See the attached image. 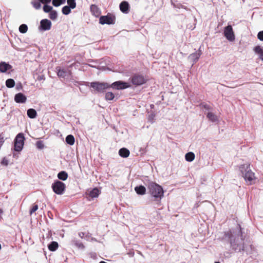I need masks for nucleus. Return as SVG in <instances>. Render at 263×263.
Listing matches in <instances>:
<instances>
[{
    "mask_svg": "<svg viewBox=\"0 0 263 263\" xmlns=\"http://www.w3.org/2000/svg\"><path fill=\"white\" fill-rule=\"evenodd\" d=\"M239 227L240 228L239 233L240 234L241 237L240 240L238 238L233 236L231 231L226 233L225 236L230 239V243L232 248L235 251L238 250L239 252H241L245 250V243L243 242L244 238L242 236L241 228L239 225Z\"/></svg>",
    "mask_w": 263,
    "mask_h": 263,
    "instance_id": "obj_1",
    "label": "nucleus"
},
{
    "mask_svg": "<svg viewBox=\"0 0 263 263\" xmlns=\"http://www.w3.org/2000/svg\"><path fill=\"white\" fill-rule=\"evenodd\" d=\"M239 169L248 184L250 185L253 184L256 178L255 174L250 169V164H242L239 166Z\"/></svg>",
    "mask_w": 263,
    "mask_h": 263,
    "instance_id": "obj_2",
    "label": "nucleus"
},
{
    "mask_svg": "<svg viewBox=\"0 0 263 263\" xmlns=\"http://www.w3.org/2000/svg\"><path fill=\"white\" fill-rule=\"evenodd\" d=\"M149 194L156 199H161L163 197L164 192L161 186L157 183L151 182L147 185Z\"/></svg>",
    "mask_w": 263,
    "mask_h": 263,
    "instance_id": "obj_3",
    "label": "nucleus"
},
{
    "mask_svg": "<svg viewBox=\"0 0 263 263\" xmlns=\"http://www.w3.org/2000/svg\"><path fill=\"white\" fill-rule=\"evenodd\" d=\"M25 137L23 133L18 134L14 140V149L16 152H20L24 145Z\"/></svg>",
    "mask_w": 263,
    "mask_h": 263,
    "instance_id": "obj_4",
    "label": "nucleus"
},
{
    "mask_svg": "<svg viewBox=\"0 0 263 263\" xmlns=\"http://www.w3.org/2000/svg\"><path fill=\"white\" fill-rule=\"evenodd\" d=\"M90 86L98 92H103L110 88V85L107 83L93 82L90 83Z\"/></svg>",
    "mask_w": 263,
    "mask_h": 263,
    "instance_id": "obj_5",
    "label": "nucleus"
},
{
    "mask_svg": "<svg viewBox=\"0 0 263 263\" xmlns=\"http://www.w3.org/2000/svg\"><path fill=\"white\" fill-rule=\"evenodd\" d=\"M52 189L53 191L58 195H62L64 193L66 185L63 182L57 180L52 184Z\"/></svg>",
    "mask_w": 263,
    "mask_h": 263,
    "instance_id": "obj_6",
    "label": "nucleus"
},
{
    "mask_svg": "<svg viewBox=\"0 0 263 263\" xmlns=\"http://www.w3.org/2000/svg\"><path fill=\"white\" fill-rule=\"evenodd\" d=\"M116 22L115 16L111 13H108L107 15L101 16L99 18V23L104 24H115Z\"/></svg>",
    "mask_w": 263,
    "mask_h": 263,
    "instance_id": "obj_7",
    "label": "nucleus"
},
{
    "mask_svg": "<svg viewBox=\"0 0 263 263\" xmlns=\"http://www.w3.org/2000/svg\"><path fill=\"white\" fill-rule=\"evenodd\" d=\"M224 35L229 41L233 42L235 40V37L232 26L228 25L224 28Z\"/></svg>",
    "mask_w": 263,
    "mask_h": 263,
    "instance_id": "obj_8",
    "label": "nucleus"
},
{
    "mask_svg": "<svg viewBox=\"0 0 263 263\" xmlns=\"http://www.w3.org/2000/svg\"><path fill=\"white\" fill-rule=\"evenodd\" d=\"M131 82L133 85L138 86L145 83L146 80L142 75L135 74L132 77Z\"/></svg>",
    "mask_w": 263,
    "mask_h": 263,
    "instance_id": "obj_9",
    "label": "nucleus"
},
{
    "mask_svg": "<svg viewBox=\"0 0 263 263\" xmlns=\"http://www.w3.org/2000/svg\"><path fill=\"white\" fill-rule=\"evenodd\" d=\"M130 87V85L126 82H124L121 81H118L114 82L111 85H110V87L112 88L113 89H116L117 90L119 89H123Z\"/></svg>",
    "mask_w": 263,
    "mask_h": 263,
    "instance_id": "obj_10",
    "label": "nucleus"
},
{
    "mask_svg": "<svg viewBox=\"0 0 263 263\" xmlns=\"http://www.w3.org/2000/svg\"><path fill=\"white\" fill-rule=\"evenodd\" d=\"M40 26L44 30H49L51 27V22L47 19H43L40 22Z\"/></svg>",
    "mask_w": 263,
    "mask_h": 263,
    "instance_id": "obj_11",
    "label": "nucleus"
},
{
    "mask_svg": "<svg viewBox=\"0 0 263 263\" xmlns=\"http://www.w3.org/2000/svg\"><path fill=\"white\" fill-rule=\"evenodd\" d=\"M26 96L22 93H16L14 97V101L18 103H24L26 101Z\"/></svg>",
    "mask_w": 263,
    "mask_h": 263,
    "instance_id": "obj_12",
    "label": "nucleus"
},
{
    "mask_svg": "<svg viewBox=\"0 0 263 263\" xmlns=\"http://www.w3.org/2000/svg\"><path fill=\"white\" fill-rule=\"evenodd\" d=\"M12 68V66L6 62H2L0 63V71L1 72H5L8 70L11 69Z\"/></svg>",
    "mask_w": 263,
    "mask_h": 263,
    "instance_id": "obj_13",
    "label": "nucleus"
},
{
    "mask_svg": "<svg viewBox=\"0 0 263 263\" xmlns=\"http://www.w3.org/2000/svg\"><path fill=\"white\" fill-rule=\"evenodd\" d=\"M129 7L128 3L126 1H123L120 5V10L124 13H128L129 11Z\"/></svg>",
    "mask_w": 263,
    "mask_h": 263,
    "instance_id": "obj_14",
    "label": "nucleus"
},
{
    "mask_svg": "<svg viewBox=\"0 0 263 263\" xmlns=\"http://www.w3.org/2000/svg\"><path fill=\"white\" fill-rule=\"evenodd\" d=\"M90 11L92 14L95 16H99L101 14V11L97 6L92 5L90 6Z\"/></svg>",
    "mask_w": 263,
    "mask_h": 263,
    "instance_id": "obj_15",
    "label": "nucleus"
},
{
    "mask_svg": "<svg viewBox=\"0 0 263 263\" xmlns=\"http://www.w3.org/2000/svg\"><path fill=\"white\" fill-rule=\"evenodd\" d=\"M135 190L137 194L143 195L146 193V188L143 185H139L135 187Z\"/></svg>",
    "mask_w": 263,
    "mask_h": 263,
    "instance_id": "obj_16",
    "label": "nucleus"
},
{
    "mask_svg": "<svg viewBox=\"0 0 263 263\" xmlns=\"http://www.w3.org/2000/svg\"><path fill=\"white\" fill-rule=\"evenodd\" d=\"M130 154L129 151L126 148H122L119 151V155L123 158H127Z\"/></svg>",
    "mask_w": 263,
    "mask_h": 263,
    "instance_id": "obj_17",
    "label": "nucleus"
},
{
    "mask_svg": "<svg viewBox=\"0 0 263 263\" xmlns=\"http://www.w3.org/2000/svg\"><path fill=\"white\" fill-rule=\"evenodd\" d=\"M27 114L28 117L31 119L35 118L37 116V112L36 110L33 108L28 109Z\"/></svg>",
    "mask_w": 263,
    "mask_h": 263,
    "instance_id": "obj_18",
    "label": "nucleus"
},
{
    "mask_svg": "<svg viewBox=\"0 0 263 263\" xmlns=\"http://www.w3.org/2000/svg\"><path fill=\"white\" fill-rule=\"evenodd\" d=\"M201 53L200 52H196L193 53L189 56V58L194 62H196L200 57Z\"/></svg>",
    "mask_w": 263,
    "mask_h": 263,
    "instance_id": "obj_19",
    "label": "nucleus"
},
{
    "mask_svg": "<svg viewBox=\"0 0 263 263\" xmlns=\"http://www.w3.org/2000/svg\"><path fill=\"white\" fill-rule=\"evenodd\" d=\"M185 159L188 162H192L195 159V154L193 152H189L185 154Z\"/></svg>",
    "mask_w": 263,
    "mask_h": 263,
    "instance_id": "obj_20",
    "label": "nucleus"
},
{
    "mask_svg": "<svg viewBox=\"0 0 263 263\" xmlns=\"http://www.w3.org/2000/svg\"><path fill=\"white\" fill-rule=\"evenodd\" d=\"M58 247V243L56 241H52L48 246L49 250L51 251H55Z\"/></svg>",
    "mask_w": 263,
    "mask_h": 263,
    "instance_id": "obj_21",
    "label": "nucleus"
},
{
    "mask_svg": "<svg viewBox=\"0 0 263 263\" xmlns=\"http://www.w3.org/2000/svg\"><path fill=\"white\" fill-rule=\"evenodd\" d=\"M100 194V191L97 188L93 189L89 193V196L91 198H96Z\"/></svg>",
    "mask_w": 263,
    "mask_h": 263,
    "instance_id": "obj_22",
    "label": "nucleus"
},
{
    "mask_svg": "<svg viewBox=\"0 0 263 263\" xmlns=\"http://www.w3.org/2000/svg\"><path fill=\"white\" fill-rule=\"evenodd\" d=\"M58 177L59 179L64 181L67 179L68 174L66 172L62 171L58 174Z\"/></svg>",
    "mask_w": 263,
    "mask_h": 263,
    "instance_id": "obj_23",
    "label": "nucleus"
},
{
    "mask_svg": "<svg viewBox=\"0 0 263 263\" xmlns=\"http://www.w3.org/2000/svg\"><path fill=\"white\" fill-rule=\"evenodd\" d=\"M74 138L72 135H69L66 137V142L70 145L74 144Z\"/></svg>",
    "mask_w": 263,
    "mask_h": 263,
    "instance_id": "obj_24",
    "label": "nucleus"
},
{
    "mask_svg": "<svg viewBox=\"0 0 263 263\" xmlns=\"http://www.w3.org/2000/svg\"><path fill=\"white\" fill-rule=\"evenodd\" d=\"M41 3L40 0H32L31 4L35 9H39L41 7Z\"/></svg>",
    "mask_w": 263,
    "mask_h": 263,
    "instance_id": "obj_25",
    "label": "nucleus"
},
{
    "mask_svg": "<svg viewBox=\"0 0 263 263\" xmlns=\"http://www.w3.org/2000/svg\"><path fill=\"white\" fill-rule=\"evenodd\" d=\"M207 118L212 122H215L217 120V117L216 115L211 112H209L206 115Z\"/></svg>",
    "mask_w": 263,
    "mask_h": 263,
    "instance_id": "obj_26",
    "label": "nucleus"
},
{
    "mask_svg": "<svg viewBox=\"0 0 263 263\" xmlns=\"http://www.w3.org/2000/svg\"><path fill=\"white\" fill-rule=\"evenodd\" d=\"M6 85L8 88H12L15 85V81L12 79H8L6 81Z\"/></svg>",
    "mask_w": 263,
    "mask_h": 263,
    "instance_id": "obj_27",
    "label": "nucleus"
},
{
    "mask_svg": "<svg viewBox=\"0 0 263 263\" xmlns=\"http://www.w3.org/2000/svg\"><path fill=\"white\" fill-rule=\"evenodd\" d=\"M71 8L68 6H65L62 9V13L65 15H68L71 12Z\"/></svg>",
    "mask_w": 263,
    "mask_h": 263,
    "instance_id": "obj_28",
    "label": "nucleus"
},
{
    "mask_svg": "<svg viewBox=\"0 0 263 263\" xmlns=\"http://www.w3.org/2000/svg\"><path fill=\"white\" fill-rule=\"evenodd\" d=\"M67 71L64 69H59L58 70V76L61 78H65L66 76Z\"/></svg>",
    "mask_w": 263,
    "mask_h": 263,
    "instance_id": "obj_29",
    "label": "nucleus"
},
{
    "mask_svg": "<svg viewBox=\"0 0 263 263\" xmlns=\"http://www.w3.org/2000/svg\"><path fill=\"white\" fill-rule=\"evenodd\" d=\"M65 0H53L52 4L55 7H58L61 4H64Z\"/></svg>",
    "mask_w": 263,
    "mask_h": 263,
    "instance_id": "obj_30",
    "label": "nucleus"
},
{
    "mask_svg": "<svg viewBox=\"0 0 263 263\" xmlns=\"http://www.w3.org/2000/svg\"><path fill=\"white\" fill-rule=\"evenodd\" d=\"M115 98L114 94L111 92H107L105 94V99L106 100H112Z\"/></svg>",
    "mask_w": 263,
    "mask_h": 263,
    "instance_id": "obj_31",
    "label": "nucleus"
},
{
    "mask_svg": "<svg viewBox=\"0 0 263 263\" xmlns=\"http://www.w3.org/2000/svg\"><path fill=\"white\" fill-rule=\"evenodd\" d=\"M28 30V27L25 24H22L20 25L19 27V31L22 33H26Z\"/></svg>",
    "mask_w": 263,
    "mask_h": 263,
    "instance_id": "obj_32",
    "label": "nucleus"
},
{
    "mask_svg": "<svg viewBox=\"0 0 263 263\" xmlns=\"http://www.w3.org/2000/svg\"><path fill=\"white\" fill-rule=\"evenodd\" d=\"M67 4L69 5L68 6L71 9H74L76 7V3L75 0H67Z\"/></svg>",
    "mask_w": 263,
    "mask_h": 263,
    "instance_id": "obj_33",
    "label": "nucleus"
},
{
    "mask_svg": "<svg viewBox=\"0 0 263 263\" xmlns=\"http://www.w3.org/2000/svg\"><path fill=\"white\" fill-rule=\"evenodd\" d=\"M49 17L52 20H54L57 18V13L55 10H52L49 13Z\"/></svg>",
    "mask_w": 263,
    "mask_h": 263,
    "instance_id": "obj_34",
    "label": "nucleus"
},
{
    "mask_svg": "<svg viewBox=\"0 0 263 263\" xmlns=\"http://www.w3.org/2000/svg\"><path fill=\"white\" fill-rule=\"evenodd\" d=\"M43 10L45 12H50L52 10V7L49 5H45L43 7Z\"/></svg>",
    "mask_w": 263,
    "mask_h": 263,
    "instance_id": "obj_35",
    "label": "nucleus"
},
{
    "mask_svg": "<svg viewBox=\"0 0 263 263\" xmlns=\"http://www.w3.org/2000/svg\"><path fill=\"white\" fill-rule=\"evenodd\" d=\"M254 51L257 54H258L259 55L262 52L263 50L259 46H256L254 48Z\"/></svg>",
    "mask_w": 263,
    "mask_h": 263,
    "instance_id": "obj_36",
    "label": "nucleus"
},
{
    "mask_svg": "<svg viewBox=\"0 0 263 263\" xmlns=\"http://www.w3.org/2000/svg\"><path fill=\"white\" fill-rule=\"evenodd\" d=\"M200 106L201 108L205 109L206 110H210L211 109V107L205 103H201L200 104Z\"/></svg>",
    "mask_w": 263,
    "mask_h": 263,
    "instance_id": "obj_37",
    "label": "nucleus"
},
{
    "mask_svg": "<svg viewBox=\"0 0 263 263\" xmlns=\"http://www.w3.org/2000/svg\"><path fill=\"white\" fill-rule=\"evenodd\" d=\"M39 206L37 204H33L30 210V214L32 215L33 213L37 210Z\"/></svg>",
    "mask_w": 263,
    "mask_h": 263,
    "instance_id": "obj_38",
    "label": "nucleus"
},
{
    "mask_svg": "<svg viewBox=\"0 0 263 263\" xmlns=\"http://www.w3.org/2000/svg\"><path fill=\"white\" fill-rule=\"evenodd\" d=\"M36 147L39 149H43L44 147V144L42 141H38L36 143Z\"/></svg>",
    "mask_w": 263,
    "mask_h": 263,
    "instance_id": "obj_39",
    "label": "nucleus"
},
{
    "mask_svg": "<svg viewBox=\"0 0 263 263\" xmlns=\"http://www.w3.org/2000/svg\"><path fill=\"white\" fill-rule=\"evenodd\" d=\"M1 164L3 165L7 166L9 164L8 159L6 157L3 158V159L1 162Z\"/></svg>",
    "mask_w": 263,
    "mask_h": 263,
    "instance_id": "obj_40",
    "label": "nucleus"
},
{
    "mask_svg": "<svg viewBox=\"0 0 263 263\" xmlns=\"http://www.w3.org/2000/svg\"><path fill=\"white\" fill-rule=\"evenodd\" d=\"M75 245L79 249H84L85 248L84 245L81 242H77L75 243Z\"/></svg>",
    "mask_w": 263,
    "mask_h": 263,
    "instance_id": "obj_41",
    "label": "nucleus"
},
{
    "mask_svg": "<svg viewBox=\"0 0 263 263\" xmlns=\"http://www.w3.org/2000/svg\"><path fill=\"white\" fill-rule=\"evenodd\" d=\"M257 38L261 41H263V31H259L257 34Z\"/></svg>",
    "mask_w": 263,
    "mask_h": 263,
    "instance_id": "obj_42",
    "label": "nucleus"
},
{
    "mask_svg": "<svg viewBox=\"0 0 263 263\" xmlns=\"http://www.w3.org/2000/svg\"><path fill=\"white\" fill-rule=\"evenodd\" d=\"M41 3L43 4H46L50 2L51 0H40Z\"/></svg>",
    "mask_w": 263,
    "mask_h": 263,
    "instance_id": "obj_43",
    "label": "nucleus"
},
{
    "mask_svg": "<svg viewBox=\"0 0 263 263\" xmlns=\"http://www.w3.org/2000/svg\"><path fill=\"white\" fill-rule=\"evenodd\" d=\"M0 140L1 142H4V137L2 135H0Z\"/></svg>",
    "mask_w": 263,
    "mask_h": 263,
    "instance_id": "obj_44",
    "label": "nucleus"
},
{
    "mask_svg": "<svg viewBox=\"0 0 263 263\" xmlns=\"http://www.w3.org/2000/svg\"><path fill=\"white\" fill-rule=\"evenodd\" d=\"M259 58L263 61V50L260 55H259Z\"/></svg>",
    "mask_w": 263,
    "mask_h": 263,
    "instance_id": "obj_45",
    "label": "nucleus"
},
{
    "mask_svg": "<svg viewBox=\"0 0 263 263\" xmlns=\"http://www.w3.org/2000/svg\"><path fill=\"white\" fill-rule=\"evenodd\" d=\"M3 214V210L0 209V218H2V215Z\"/></svg>",
    "mask_w": 263,
    "mask_h": 263,
    "instance_id": "obj_46",
    "label": "nucleus"
},
{
    "mask_svg": "<svg viewBox=\"0 0 263 263\" xmlns=\"http://www.w3.org/2000/svg\"><path fill=\"white\" fill-rule=\"evenodd\" d=\"M99 263H107V262H106L105 261H101Z\"/></svg>",
    "mask_w": 263,
    "mask_h": 263,
    "instance_id": "obj_47",
    "label": "nucleus"
},
{
    "mask_svg": "<svg viewBox=\"0 0 263 263\" xmlns=\"http://www.w3.org/2000/svg\"><path fill=\"white\" fill-rule=\"evenodd\" d=\"M79 236H81V237L83 238L82 235L79 234Z\"/></svg>",
    "mask_w": 263,
    "mask_h": 263,
    "instance_id": "obj_48",
    "label": "nucleus"
},
{
    "mask_svg": "<svg viewBox=\"0 0 263 263\" xmlns=\"http://www.w3.org/2000/svg\"><path fill=\"white\" fill-rule=\"evenodd\" d=\"M79 236H81V237L83 238L82 235L79 234Z\"/></svg>",
    "mask_w": 263,
    "mask_h": 263,
    "instance_id": "obj_49",
    "label": "nucleus"
},
{
    "mask_svg": "<svg viewBox=\"0 0 263 263\" xmlns=\"http://www.w3.org/2000/svg\"><path fill=\"white\" fill-rule=\"evenodd\" d=\"M79 236H81V237L83 238L82 235L79 234Z\"/></svg>",
    "mask_w": 263,
    "mask_h": 263,
    "instance_id": "obj_50",
    "label": "nucleus"
},
{
    "mask_svg": "<svg viewBox=\"0 0 263 263\" xmlns=\"http://www.w3.org/2000/svg\"><path fill=\"white\" fill-rule=\"evenodd\" d=\"M79 236H81V237L83 238L82 235L79 234Z\"/></svg>",
    "mask_w": 263,
    "mask_h": 263,
    "instance_id": "obj_51",
    "label": "nucleus"
},
{
    "mask_svg": "<svg viewBox=\"0 0 263 263\" xmlns=\"http://www.w3.org/2000/svg\"><path fill=\"white\" fill-rule=\"evenodd\" d=\"M214 263H220L219 262H215Z\"/></svg>",
    "mask_w": 263,
    "mask_h": 263,
    "instance_id": "obj_52",
    "label": "nucleus"
}]
</instances>
